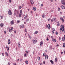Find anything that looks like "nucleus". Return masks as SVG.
<instances>
[{
	"label": "nucleus",
	"mask_w": 65,
	"mask_h": 65,
	"mask_svg": "<svg viewBox=\"0 0 65 65\" xmlns=\"http://www.w3.org/2000/svg\"><path fill=\"white\" fill-rule=\"evenodd\" d=\"M64 25H61V28L60 29V31L61 30L62 32H63L64 31Z\"/></svg>",
	"instance_id": "nucleus-1"
},
{
	"label": "nucleus",
	"mask_w": 65,
	"mask_h": 65,
	"mask_svg": "<svg viewBox=\"0 0 65 65\" xmlns=\"http://www.w3.org/2000/svg\"><path fill=\"white\" fill-rule=\"evenodd\" d=\"M64 0H62L61 1V3L64 5H65V1L64 2Z\"/></svg>",
	"instance_id": "nucleus-2"
},
{
	"label": "nucleus",
	"mask_w": 65,
	"mask_h": 65,
	"mask_svg": "<svg viewBox=\"0 0 65 65\" xmlns=\"http://www.w3.org/2000/svg\"><path fill=\"white\" fill-rule=\"evenodd\" d=\"M8 13L9 15H11L12 14V12L10 10L9 11Z\"/></svg>",
	"instance_id": "nucleus-3"
},
{
	"label": "nucleus",
	"mask_w": 65,
	"mask_h": 65,
	"mask_svg": "<svg viewBox=\"0 0 65 65\" xmlns=\"http://www.w3.org/2000/svg\"><path fill=\"white\" fill-rule=\"evenodd\" d=\"M32 41L34 44H35L37 42V40H34V39H33Z\"/></svg>",
	"instance_id": "nucleus-4"
},
{
	"label": "nucleus",
	"mask_w": 65,
	"mask_h": 65,
	"mask_svg": "<svg viewBox=\"0 0 65 65\" xmlns=\"http://www.w3.org/2000/svg\"><path fill=\"white\" fill-rule=\"evenodd\" d=\"M43 42L42 41H41L40 42V46H42V45H43Z\"/></svg>",
	"instance_id": "nucleus-5"
},
{
	"label": "nucleus",
	"mask_w": 65,
	"mask_h": 65,
	"mask_svg": "<svg viewBox=\"0 0 65 65\" xmlns=\"http://www.w3.org/2000/svg\"><path fill=\"white\" fill-rule=\"evenodd\" d=\"M60 20H61V21H62V23H64V20L63 18H60Z\"/></svg>",
	"instance_id": "nucleus-6"
},
{
	"label": "nucleus",
	"mask_w": 65,
	"mask_h": 65,
	"mask_svg": "<svg viewBox=\"0 0 65 65\" xmlns=\"http://www.w3.org/2000/svg\"><path fill=\"white\" fill-rule=\"evenodd\" d=\"M30 3L31 4H32V5H33V4H34V2H33V1L32 0H31L30 1Z\"/></svg>",
	"instance_id": "nucleus-7"
},
{
	"label": "nucleus",
	"mask_w": 65,
	"mask_h": 65,
	"mask_svg": "<svg viewBox=\"0 0 65 65\" xmlns=\"http://www.w3.org/2000/svg\"><path fill=\"white\" fill-rule=\"evenodd\" d=\"M5 53L7 57H8V53L7 52H5Z\"/></svg>",
	"instance_id": "nucleus-8"
},
{
	"label": "nucleus",
	"mask_w": 65,
	"mask_h": 65,
	"mask_svg": "<svg viewBox=\"0 0 65 65\" xmlns=\"http://www.w3.org/2000/svg\"><path fill=\"white\" fill-rule=\"evenodd\" d=\"M10 23L12 25L13 24H14V22L12 20V21H11L10 22Z\"/></svg>",
	"instance_id": "nucleus-9"
},
{
	"label": "nucleus",
	"mask_w": 65,
	"mask_h": 65,
	"mask_svg": "<svg viewBox=\"0 0 65 65\" xmlns=\"http://www.w3.org/2000/svg\"><path fill=\"white\" fill-rule=\"evenodd\" d=\"M45 59H48V56L47 55H46L45 56Z\"/></svg>",
	"instance_id": "nucleus-10"
},
{
	"label": "nucleus",
	"mask_w": 65,
	"mask_h": 65,
	"mask_svg": "<svg viewBox=\"0 0 65 65\" xmlns=\"http://www.w3.org/2000/svg\"><path fill=\"white\" fill-rule=\"evenodd\" d=\"M57 25L58 26H60V23L59 22H58L57 23Z\"/></svg>",
	"instance_id": "nucleus-11"
},
{
	"label": "nucleus",
	"mask_w": 65,
	"mask_h": 65,
	"mask_svg": "<svg viewBox=\"0 0 65 65\" xmlns=\"http://www.w3.org/2000/svg\"><path fill=\"white\" fill-rule=\"evenodd\" d=\"M8 44H10V39H8Z\"/></svg>",
	"instance_id": "nucleus-12"
},
{
	"label": "nucleus",
	"mask_w": 65,
	"mask_h": 65,
	"mask_svg": "<svg viewBox=\"0 0 65 65\" xmlns=\"http://www.w3.org/2000/svg\"><path fill=\"white\" fill-rule=\"evenodd\" d=\"M47 27L48 29H50V28H51V26H50V24L48 25Z\"/></svg>",
	"instance_id": "nucleus-13"
},
{
	"label": "nucleus",
	"mask_w": 65,
	"mask_h": 65,
	"mask_svg": "<svg viewBox=\"0 0 65 65\" xmlns=\"http://www.w3.org/2000/svg\"><path fill=\"white\" fill-rule=\"evenodd\" d=\"M52 40L54 42H56V40L55 39H52Z\"/></svg>",
	"instance_id": "nucleus-14"
},
{
	"label": "nucleus",
	"mask_w": 65,
	"mask_h": 65,
	"mask_svg": "<svg viewBox=\"0 0 65 65\" xmlns=\"http://www.w3.org/2000/svg\"><path fill=\"white\" fill-rule=\"evenodd\" d=\"M22 10H21L20 11V14H21V15H23V13H22Z\"/></svg>",
	"instance_id": "nucleus-15"
},
{
	"label": "nucleus",
	"mask_w": 65,
	"mask_h": 65,
	"mask_svg": "<svg viewBox=\"0 0 65 65\" xmlns=\"http://www.w3.org/2000/svg\"><path fill=\"white\" fill-rule=\"evenodd\" d=\"M32 9L34 10L35 11V10H36V8L35 7H33L32 8Z\"/></svg>",
	"instance_id": "nucleus-16"
},
{
	"label": "nucleus",
	"mask_w": 65,
	"mask_h": 65,
	"mask_svg": "<svg viewBox=\"0 0 65 65\" xmlns=\"http://www.w3.org/2000/svg\"><path fill=\"white\" fill-rule=\"evenodd\" d=\"M50 62H51V63L52 64H53L54 62L53 61H52V60H50Z\"/></svg>",
	"instance_id": "nucleus-17"
},
{
	"label": "nucleus",
	"mask_w": 65,
	"mask_h": 65,
	"mask_svg": "<svg viewBox=\"0 0 65 65\" xmlns=\"http://www.w3.org/2000/svg\"><path fill=\"white\" fill-rule=\"evenodd\" d=\"M24 25H21L20 26V28H24Z\"/></svg>",
	"instance_id": "nucleus-18"
},
{
	"label": "nucleus",
	"mask_w": 65,
	"mask_h": 65,
	"mask_svg": "<svg viewBox=\"0 0 65 65\" xmlns=\"http://www.w3.org/2000/svg\"><path fill=\"white\" fill-rule=\"evenodd\" d=\"M65 39L64 37L62 38V41H65Z\"/></svg>",
	"instance_id": "nucleus-19"
},
{
	"label": "nucleus",
	"mask_w": 65,
	"mask_h": 65,
	"mask_svg": "<svg viewBox=\"0 0 65 65\" xmlns=\"http://www.w3.org/2000/svg\"><path fill=\"white\" fill-rule=\"evenodd\" d=\"M19 9H21L22 8V6H19Z\"/></svg>",
	"instance_id": "nucleus-20"
},
{
	"label": "nucleus",
	"mask_w": 65,
	"mask_h": 65,
	"mask_svg": "<svg viewBox=\"0 0 65 65\" xmlns=\"http://www.w3.org/2000/svg\"><path fill=\"white\" fill-rule=\"evenodd\" d=\"M37 33H38V31H36L34 33L35 34H37Z\"/></svg>",
	"instance_id": "nucleus-21"
},
{
	"label": "nucleus",
	"mask_w": 65,
	"mask_h": 65,
	"mask_svg": "<svg viewBox=\"0 0 65 65\" xmlns=\"http://www.w3.org/2000/svg\"><path fill=\"white\" fill-rule=\"evenodd\" d=\"M18 45L19 47H20V44L19 43H18Z\"/></svg>",
	"instance_id": "nucleus-22"
},
{
	"label": "nucleus",
	"mask_w": 65,
	"mask_h": 65,
	"mask_svg": "<svg viewBox=\"0 0 65 65\" xmlns=\"http://www.w3.org/2000/svg\"><path fill=\"white\" fill-rule=\"evenodd\" d=\"M20 22H21V21H20V20H17V22L18 23H20Z\"/></svg>",
	"instance_id": "nucleus-23"
},
{
	"label": "nucleus",
	"mask_w": 65,
	"mask_h": 65,
	"mask_svg": "<svg viewBox=\"0 0 65 65\" xmlns=\"http://www.w3.org/2000/svg\"><path fill=\"white\" fill-rule=\"evenodd\" d=\"M1 27H3V23H1L0 24Z\"/></svg>",
	"instance_id": "nucleus-24"
},
{
	"label": "nucleus",
	"mask_w": 65,
	"mask_h": 65,
	"mask_svg": "<svg viewBox=\"0 0 65 65\" xmlns=\"http://www.w3.org/2000/svg\"><path fill=\"white\" fill-rule=\"evenodd\" d=\"M57 58L56 57L55 59V62H57Z\"/></svg>",
	"instance_id": "nucleus-25"
},
{
	"label": "nucleus",
	"mask_w": 65,
	"mask_h": 65,
	"mask_svg": "<svg viewBox=\"0 0 65 65\" xmlns=\"http://www.w3.org/2000/svg\"><path fill=\"white\" fill-rule=\"evenodd\" d=\"M61 7L62 9H65V7L64 6H62Z\"/></svg>",
	"instance_id": "nucleus-26"
},
{
	"label": "nucleus",
	"mask_w": 65,
	"mask_h": 65,
	"mask_svg": "<svg viewBox=\"0 0 65 65\" xmlns=\"http://www.w3.org/2000/svg\"><path fill=\"white\" fill-rule=\"evenodd\" d=\"M25 63L26 64H28V61L27 60L25 61Z\"/></svg>",
	"instance_id": "nucleus-27"
},
{
	"label": "nucleus",
	"mask_w": 65,
	"mask_h": 65,
	"mask_svg": "<svg viewBox=\"0 0 65 65\" xmlns=\"http://www.w3.org/2000/svg\"><path fill=\"white\" fill-rule=\"evenodd\" d=\"M52 30H53V31H55V29L54 28H52Z\"/></svg>",
	"instance_id": "nucleus-28"
},
{
	"label": "nucleus",
	"mask_w": 65,
	"mask_h": 65,
	"mask_svg": "<svg viewBox=\"0 0 65 65\" xmlns=\"http://www.w3.org/2000/svg\"><path fill=\"white\" fill-rule=\"evenodd\" d=\"M42 17L43 18H45V15L44 14H43L42 15Z\"/></svg>",
	"instance_id": "nucleus-29"
},
{
	"label": "nucleus",
	"mask_w": 65,
	"mask_h": 65,
	"mask_svg": "<svg viewBox=\"0 0 65 65\" xmlns=\"http://www.w3.org/2000/svg\"><path fill=\"white\" fill-rule=\"evenodd\" d=\"M38 60H39H39H40V59L39 57H38Z\"/></svg>",
	"instance_id": "nucleus-30"
},
{
	"label": "nucleus",
	"mask_w": 65,
	"mask_h": 65,
	"mask_svg": "<svg viewBox=\"0 0 65 65\" xmlns=\"http://www.w3.org/2000/svg\"><path fill=\"white\" fill-rule=\"evenodd\" d=\"M28 36L29 37V38L31 39L32 38V37L30 36V35H28Z\"/></svg>",
	"instance_id": "nucleus-31"
},
{
	"label": "nucleus",
	"mask_w": 65,
	"mask_h": 65,
	"mask_svg": "<svg viewBox=\"0 0 65 65\" xmlns=\"http://www.w3.org/2000/svg\"><path fill=\"white\" fill-rule=\"evenodd\" d=\"M26 56L27 57V55L26 53H25L24 54V56L25 57H26Z\"/></svg>",
	"instance_id": "nucleus-32"
},
{
	"label": "nucleus",
	"mask_w": 65,
	"mask_h": 65,
	"mask_svg": "<svg viewBox=\"0 0 65 65\" xmlns=\"http://www.w3.org/2000/svg\"><path fill=\"white\" fill-rule=\"evenodd\" d=\"M27 15L25 16L24 17V19H25V20H26V18H27Z\"/></svg>",
	"instance_id": "nucleus-33"
},
{
	"label": "nucleus",
	"mask_w": 65,
	"mask_h": 65,
	"mask_svg": "<svg viewBox=\"0 0 65 65\" xmlns=\"http://www.w3.org/2000/svg\"><path fill=\"white\" fill-rule=\"evenodd\" d=\"M11 30H12V31H13V27H11Z\"/></svg>",
	"instance_id": "nucleus-34"
},
{
	"label": "nucleus",
	"mask_w": 65,
	"mask_h": 65,
	"mask_svg": "<svg viewBox=\"0 0 65 65\" xmlns=\"http://www.w3.org/2000/svg\"><path fill=\"white\" fill-rule=\"evenodd\" d=\"M25 32L26 33H27V29H25Z\"/></svg>",
	"instance_id": "nucleus-35"
},
{
	"label": "nucleus",
	"mask_w": 65,
	"mask_h": 65,
	"mask_svg": "<svg viewBox=\"0 0 65 65\" xmlns=\"http://www.w3.org/2000/svg\"><path fill=\"white\" fill-rule=\"evenodd\" d=\"M50 49H51L52 48V46L51 45L50 46Z\"/></svg>",
	"instance_id": "nucleus-36"
},
{
	"label": "nucleus",
	"mask_w": 65,
	"mask_h": 65,
	"mask_svg": "<svg viewBox=\"0 0 65 65\" xmlns=\"http://www.w3.org/2000/svg\"><path fill=\"white\" fill-rule=\"evenodd\" d=\"M25 52H26V54H27V55H28V54H29V53L27 51H25Z\"/></svg>",
	"instance_id": "nucleus-37"
},
{
	"label": "nucleus",
	"mask_w": 65,
	"mask_h": 65,
	"mask_svg": "<svg viewBox=\"0 0 65 65\" xmlns=\"http://www.w3.org/2000/svg\"><path fill=\"white\" fill-rule=\"evenodd\" d=\"M63 47H65V43H64L63 44Z\"/></svg>",
	"instance_id": "nucleus-38"
},
{
	"label": "nucleus",
	"mask_w": 65,
	"mask_h": 65,
	"mask_svg": "<svg viewBox=\"0 0 65 65\" xmlns=\"http://www.w3.org/2000/svg\"><path fill=\"white\" fill-rule=\"evenodd\" d=\"M29 19L28 18L26 20V22H28V21H29Z\"/></svg>",
	"instance_id": "nucleus-39"
},
{
	"label": "nucleus",
	"mask_w": 65,
	"mask_h": 65,
	"mask_svg": "<svg viewBox=\"0 0 65 65\" xmlns=\"http://www.w3.org/2000/svg\"><path fill=\"white\" fill-rule=\"evenodd\" d=\"M16 12L17 13V14H19V11L18 10H17V11H16Z\"/></svg>",
	"instance_id": "nucleus-40"
},
{
	"label": "nucleus",
	"mask_w": 65,
	"mask_h": 65,
	"mask_svg": "<svg viewBox=\"0 0 65 65\" xmlns=\"http://www.w3.org/2000/svg\"><path fill=\"white\" fill-rule=\"evenodd\" d=\"M19 18H21V15H22V14H19Z\"/></svg>",
	"instance_id": "nucleus-41"
},
{
	"label": "nucleus",
	"mask_w": 65,
	"mask_h": 65,
	"mask_svg": "<svg viewBox=\"0 0 65 65\" xmlns=\"http://www.w3.org/2000/svg\"><path fill=\"white\" fill-rule=\"evenodd\" d=\"M45 53H43V56H44V57L45 56Z\"/></svg>",
	"instance_id": "nucleus-42"
},
{
	"label": "nucleus",
	"mask_w": 65,
	"mask_h": 65,
	"mask_svg": "<svg viewBox=\"0 0 65 65\" xmlns=\"http://www.w3.org/2000/svg\"><path fill=\"white\" fill-rule=\"evenodd\" d=\"M11 29H10L9 30V32H11Z\"/></svg>",
	"instance_id": "nucleus-43"
},
{
	"label": "nucleus",
	"mask_w": 65,
	"mask_h": 65,
	"mask_svg": "<svg viewBox=\"0 0 65 65\" xmlns=\"http://www.w3.org/2000/svg\"><path fill=\"white\" fill-rule=\"evenodd\" d=\"M17 10L15 9V10H14V12H17Z\"/></svg>",
	"instance_id": "nucleus-44"
},
{
	"label": "nucleus",
	"mask_w": 65,
	"mask_h": 65,
	"mask_svg": "<svg viewBox=\"0 0 65 65\" xmlns=\"http://www.w3.org/2000/svg\"><path fill=\"white\" fill-rule=\"evenodd\" d=\"M58 32L56 31V35H58Z\"/></svg>",
	"instance_id": "nucleus-45"
},
{
	"label": "nucleus",
	"mask_w": 65,
	"mask_h": 65,
	"mask_svg": "<svg viewBox=\"0 0 65 65\" xmlns=\"http://www.w3.org/2000/svg\"><path fill=\"white\" fill-rule=\"evenodd\" d=\"M46 40H47V41H48V40H49V39H48V37H47L46 39Z\"/></svg>",
	"instance_id": "nucleus-46"
},
{
	"label": "nucleus",
	"mask_w": 65,
	"mask_h": 65,
	"mask_svg": "<svg viewBox=\"0 0 65 65\" xmlns=\"http://www.w3.org/2000/svg\"><path fill=\"white\" fill-rule=\"evenodd\" d=\"M9 2L11 3V0H9Z\"/></svg>",
	"instance_id": "nucleus-47"
},
{
	"label": "nucleus",
	"mask_w": 65,
	"mask_h": 65,
	"mask_svg": "<svg viewBox=\"0 0 65 65\" xmlns=\"http://www.w3.org/2000/svg\"><path fill=\"white\" fill-rule=\"evenodd\" d=\"M43 4H41V6H43Z\"/></svg>",
	"instance_id": "nucleus-48"
},
{
	"label": "nucleus",
	"mask_w": 65,
	"mask_h": 65,
	"mask_svg": "<svg viewBox=\"0 0 65 65\" xmlns=\"http://www.w3.org/2000/svg\"><path fill=\"white\" fill-rule=\"evenodd\" d=\"M4 33L6 34V31H4Z\"/></svg>",
	"instance_id": "nucleus-49"
},
{
	"label": "nucleus",
	"mask_w": 65,
	"mask_h": 65,
	"mask_svg": "<svg viewBox=\"0 0 65 65\" xmlns=\"http://www.w3.org/2000/svg\"><path fill=\"white\" fill-rule=\"evenodd\" d=\"M37 39V38H36V37H35L34 38V39Z\"/></svg>",
	"instance_id": "nucleus-50"
},
{
	"label": "nucleus",
	"mask_w": 65,
	"mask_h": 65,
	"mask_svg": "<svg viewBox=\"0 0 65 65\" xmlns=\"http://www.w3.org/2000/svg\"><path fill=\"white\" fill-rule=\"evenodd\" d=\"M3 19V16H2L1 17V19Z\"/></svg>",
	"instance_id": "nucleus-51"
},
{
	"label": "nucleus",
	"mask_w": 65,
	"mask_h": 65,
	"mask_svg": "<svg viewBox=\"0 0 65 65\" xmlns=\"http://www.w3.org/2000/svg\"><path fill=\"white\" fill-rule=\"evenodd\" d=\"M14 15H16V13H15V12H14Z\"/></svg>",
	"instance_id": "nucleus-52"
},
{
	"label": "nucleus",
	"mask_w": 65,
	"mask_h": 65,
	"mask_svg": "<svg viewBox=\"0 0 65 65\" xmlns=\"http://www.w3.org/2000/svg\"><path fill=\"white\" fill-rule=\"evenodd\" d=\"M50 1H51V2H53V0H50Z\"/></svg>",
	"instance_id": "nucleus-53"
},
{
	"label": "nucleus",
	"mask_w": 65,
	"mask_h": 65,
	"mask_svg": "<svg viewBox=\"0 0 65 65\" xmlns=\"http://www.w3.org/2000/svg\"><path fill=\"white\" fill-rule=\"evenodd\" d=\"M2 56H4V53H2Z\"/></svg>",
	"instance_id": "nucleus-54"
},
{
	"label": "nucleus",
	"mask_w": 65,
	"mask_h": 65,
	"mask_svg": "<svg viewBox=\"0 0 65 65\" xmlns=\"http://www.w3.org/2000/svg\"><path fill=\"white\" fill-rule=\"evenodd\" d=\"M52 33L53 34H54V31H52Z\"/></svg>",
	"instance_id": "nucleus-55"
},
{
	"label": "nucleus",
	"mask_w": 65,
	"mask_h": 65,
	"mask_svg": "<svg viewBox=\"0 0 65 65\" xmlns=\"http://www.w3.org/2000/svg\"><path fill=\"white\" fill-rule=\"evenodd\" d=\"M8 65H10V64L9 62H8Z\"/></svg>",
	"instance_id": "nucleus-56"
},
{
	"label": "nucleus",
	"mask_w": 65,
	"mask_h": 65,
	"mask_svg": "<svg viewBox=\"0 0 65 65\" xmlns=\"http://www.w3.org/2000/svg\"><path fill=\"white\" fill-rule=\"evenodd\" d=\"M58 10H60V8H58Z\"/></svg>",
	"instance_id": "nucleus-57"
},
{
	"label": "nucleus",
	"mask_w": 65,
	"mask_h": 65,
	"mask_svg": "<svg viewBox=\"0 0 65 65\" xmlns=\"http://www.w3.org/2000/svg\"><path fill=\"white\" fill-rule=\"evenodd\" d=\"M53 37H53V36H52L51 37V38H53Z\"/></svg>",
	"instance_id": "nucleus-58"
},
{
	"label": "nucleus",
	"mask_w": 65,
	"mask_h": 65,
	"mask_svg": "<svg viewBox=\"0 0 65 65\" xmlns=\"http://www.w3.org/2000/svg\"><path fill=\"white\" fill-rule=\"evenodd\" d=\"M17 61L18 62V61H19V59H17Z\"/></svg>",
	"instance_id": "nucleus-59"
},
{
	"label": "nucleus",
	"mask_w": 65,
	"mask_h": 65,
	"mask_svg": "<svg viewBox=\"0 0 65 65\" xmlns=\"http://www.w3.org/2000/svg\"><path fill=\"white\" fill-rule=\"evenodd\" d=\"M14 32L15 33H17V31H16V30H15L14 31Z\"/></svg>",
	"instance_id": "nucleus-60"
},
{
	"label": "nucleus",
	"mask_w": 65,
	"mask_h": 65,
	"mask_svg": "<svg viewBox=\"0 0 65 65\" xmlns=\"http://www.w3.org/2000/svg\"><path fill=\"white\" fill-rule=\"evenodd\" d=\"M56 46H59V45H58V44H57L56 45Z\"/></svg>",
	"instance_id": "nucleus-61"
},
{
	"label": "nucleus",
	"mask_w": 65,
	"mask_h": 65,
	"mask_svg": "<svg viewBox=\"0 0 65 65\" xmlns=\"http://www.w3.org/2000/svg\"><path fill=\"white\" fill-rule=\"evenodd\" d=\"M53 10L52 9L51 10V12H53Z\"/></svg>",
	"instance_id": "nucleus-62"
},
{
	"label": "nucleus",
	"mask_w": 65,
	"mask_h": 65,
	"mask_svg": "<svg viewBox=\"0 0 65 65\" xmlns=\"http://www.w3.org/2000/svg\"><path fill=\"white\" fill-rule=\"evenodd\" d=\"M45 61H43V63L44 64H45Z\"/></svg>",
	"instance_id": "nucleus-63"
},
{
	"label": "nucleus",
	"mask_w": 65,
	"mask_h": 65,
	"mask_svg": "<svg viewBox=\"0 0 65 65\" xmlns=\"http://www.w3.org/2000/svg\"><path fill=\"white\" fill-rule=\"evenodd\" d=\"M20 60L21 62H22V59H20Z\"/></svg>",
	"instance_id": "nucleus-64"
}]
</instances>
